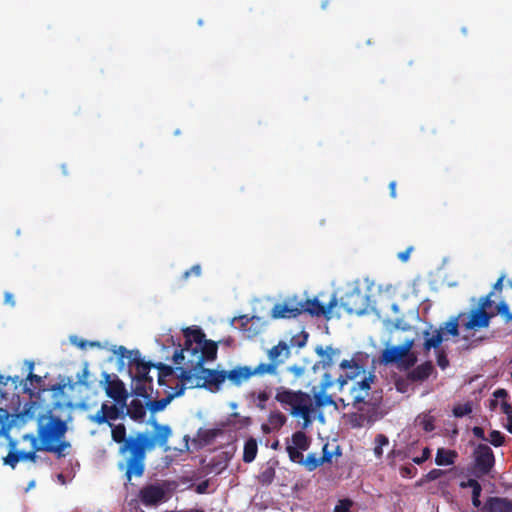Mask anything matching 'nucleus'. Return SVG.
<instances>
[{"mask_svg":"<svg viewBox=\"0 0 512 512\" xmlns=\"http://www.w3.org/2000/svg\"><path fill=\"white\" fill-rule=\"evenodd\" d=\"M492 296H493V292H489L487 295L485 296H482L479 301H478V305L476 308H482V311H487V309H489L492 304H493V301H492Z\"/></svg>","mask_w":512,"mask_h":512,"instance_id":"nucleus-41","label":"nucleus"},{"mask_svg":"<svg viewBox=\"0 0 512 512\" xmlns=\"http://www.w3.org/2000/svg\"><path fill=\"white\" fill-rule=\"evenodd\" d=\"M444 474L441 469H432L425 475V481H435Z\"/></svg>","mask_w":512,"mask_h":512,"instance_id":"nucleus-51","label":"nucleus"},{"mask_svg":"<svg viewBox=\"0 0 512 512\" xmlns=\"http://www.w3.org/2000/svg\"><path fill=\"white\" fill-rule=\"evenodd\" d=\"M130 365H134L136 368V373L132 377L133 394L149 399L151 397L150 392L153 390V378L149 375L153 363L144 361L140 357L139 351L136 350L135 357L130 359Z\"/></svg>","mask_w":512,"mask_h":512,"instance_id":"nucleus-6","label":"nucleus"},{"mask_svg":"<svg viewBox=\"0 0 512 512\" xmlns=\"http://www.w3.org/2000/svg\"><path fill=\"white\" fill-rule=\"evenodd\" d=\"M342 456V448L338 444L325 443L322 447V456L320 457L322 465L332 464L333 458Z\"/></svg>","mask_w":512,"mask_h":512,"instance_id":"nucleus-26","label":"nucleus"},{"mask_svg":"<svg viewBox=\"0 0 512 512\" xmlns=\"http://www.w3.org/2000/svg\"><path fill=\"white\" fill-rule=\"evenodd\" d=\"M501 410L505 415L512 414V405L507 401H503L501 403Z\"/></svg>","mask_w":512,"mask_h":512,"instance_id":"nucleus-63","label":"nucleus"},{"mask_svg":"<svg viewBox=\"0 0 512 512\" xmlns=\"http://www.w3.org/2000/svg\"><path fill=\"white\" fill-rule=\"evenodd\" d=\"M275 400L282 407H290V414L294 417L303 419V428H307L312 423L314 407L311 396L301 390L294 391L285 387L277 388Z\"/></svg>","mask_w":512,"mask_h":512,"instance_id":"nucleus-5","label":"nucleus"},{"mask_svg":"<svg viewBox=\"0 0 512 512\" xmlns=\"http://www.w3.org/2000/svg\"><path fill=\"white\" fill-rule=\"evenodd\" d=\"M258 452V444L255 438L250 437L244 443L243 448V461L251 463L255 460Z\"/></svg>","mask_w":512,"mask_h":512,"instance_id":"nucleus-30","label":"nucleus"},{"mask_svg":"<svg viewBox=\"0 0 512 512\" xmlns=\"http://www.w3.org/2000/svg\"><path fill=\"white\" fill-rule=\"evenodd\" d=\"M326 392L327 391H321V390H319L318 392L313 391L314 402H315V406L317 408H322V407H326V406L335 404L332 396L328 395Z\"/></svg>","mask_w":512,"mask_h":512,"instance_id":"nucleus-32","label":"nucleus"},{"mask_svg":"<svg viewBox=\"0 0 512 512\" xmlns=\"http://www.w3.org/2000/svg\"><path fill=\"white\" fill-rule=\"evenodd\" d=\"M135 352L136 351H129L127 350L124 346H120L118 348V354L121 358H128V360L130 361V359H132L133 357H135Z\"/></svg>","mask_w":512,"mask_h":512,"instance_id":"nucleus-55","label":"nucleus"},{"mask_svg":"<svg viewBox=\"0 0 512 512\" xmlns=\"http://www.w3.org/2000/svg\"><path fill=\"white\" fill-rule=\"evenodd\" d=\"M414 345L413 339H407L401 345L387 347L382 351L381 361L383 363H396L402 361L405 355H407Z\"/></svg>","mask_w":512,"mask_h":512,"instance_id":"nucleus-18","label":"nucleus"},{"mask_svg":"<svg viewBox=\"0 0 512 512\" xmlns=\"http://www.w3.org/2000/svg\"><path fill=\"white\" fill-rule=\"evenodd\" d=\"M174 398V395H168L165 398L148 401L146 406L152 412H158L165 409V407L170 403V401Z\"/></svg>","mask_w":512,"mask_h":512,"instance_id":"nucleus-35","label":"nucleus"},{"mask_svg":"<svg viewBox=\"0 0 512 512\" xmlns=\"http://www.w3.org/2000/svg\"><path fill=\"white\" fill-rule=\"evenodd\" d=\"M4 303L6 305H9L11 307H14L15 306V299H14V296L12 293L10 292H5L4 294Z\"/></svg>","mask_w":512,"mask_h":512,"instance_id":"nucleus-60","label":"nucleus"},{"mask_svg":"<svg viewBox=\"0 0 512 512\" xmlns=\"http://www.w3.org/2000/svg\"><path fill=\"white\" fill-rule=\"evenodd\" d=\"M464 313H459L457 316L451 317L447 322L443 324L440 328H443V332L446 335H451L456 337L459 335V326H462V321L464 320Z\"/></svg>","mask_w":512,"mask_h":512,"instance_id":"nucleus-27","label":"nucleus"},{"mask_svg":"<svg viewBox=\"0 0 512 512\" xmlns=\"http://www.w3.org/2000/svg\"><path fill=\"white\" fill-rule=\"evenodd\" d=\"M202 273V268L200 264L193 265L190 269L186 270L182 274L183 280H188L190 276L200 277Z\"/></svg>","mask_w":512,"mask_h":512,"instance_id":"nucleus-46","label":"nucleus"},{"mask_svg":"<svg viewBox=\"0 0 512 512\" xmlns=\"http://www.w3.org/2000/svg\"><path fill=\"white\" fill-rule=\"evenodd\" d=\"M334 384V380L332 376L329 373H325L323 375V378L320 382V390L321 391H327L329 388H331Z\"/></svg>","mask_w":512,"mask_h":512,"instance_id":"nucleus-48","label":"nucleus"},{"mask_svg":"<svg viewBox=\"0 0 512 512\" xmlns=\"http://www.w3.org/2000/svg\"><path fill=\"white\" fill-rule=\"evenodd\" d=\"M337 300L333 297L327 305H323L317 298L298 300L296 297L288 298L282 303L274 305L271 311L273 318H296L306 313L312 317L325 316L329 319V314L336 306Z\"/></svg>","mask_w":512,"mask_h":512,"instance_id":"nucleus-4","label":"nucleus"},{"mask_svg":"<svg viewBox=\"0 0 512 512\" xmlns=\"http://www.w3.org/2000/svg\"><path fill=\"white\" fill-rule=\"evenodd\" d=\"M258 400H259V404H258V407H260L261 409H264L265 408V403L268 401L269 399V395L266 391H261L258 393V396H257Z\"/></svg>","mask_w":512,"mask_h":512,"instance_id":"nucleus-58","label":"nucleus"},{"mask_svg":"<svg viewBox=\"0 0 512 512\" xmlns=\"http://www.w3.org/2000/svg\"><path fill=\"white\" fill-rule=\"evenodd\" d=\"M68 425L65 420L48 411L37 418L36 433L22 435L21 440L29 442V450H20L17 441L8 438V454L3 463L15 469L20 462H30L34 465L44 464L52 466V461L42 453L53 454L56 459L65 458L71 450V443L66 439Z\"/></svg>","mask_w":512,"mask_h":512,"instance_id":"nucleus-1","label":"nucleus"},{"mask_svg":"<svg viewBox=\"0 0 512 512\" xmlns=\"http://www.w3.org/2000/svg\"><path fill=\"white\" fill-rule=\"evenodd\" d=\"M431 456V450L429 447H425L423 450H422V454L418 457H414L412 459L413 463L417 464V465H421L423 464L425 461H427Z\"/></svg>","mask_w":512,"mask_h":512,"instance_id":"nucleus-49","label":"nucleus"},{"mask_svg":"<svg viewBox=\"0 0 512 512\" xmlns=\"http://www.w3.org/2000/svg\"><path fill=\"white\" fill-rule=\"evenodd\" d=\"M220 434V430L219 429H208V430H205L201 435V439L205 442V443H210L211 441H213L217 436H219Z\"/></svg>","mask_w":512,"mask_h":512,"instance_id":"nucleus-47","label":"nucleus"},{"mask_svg":"<svg viewBox=\"0 0 512 512\" xmlns=\"http://www.w3.org/2000/svg\"><path fill=\"white\" fill-rule=\"evenodd\" d=\"M299 464L304 465L306 470L309 472H312L322 466L320 457H317L315 453H309L306 457L303 456V459Z\"/></svg>","mask_w":512,"mask_h":512,"instance_id":"nucleus-34","label":"nucleus"},{"mask_svg":"<svg viewBox=\"0 0 512 512\" xmlns=\"http://www.w3.org/2000/svg\"><path fill=\"white\" fill-rule=\"evenodd\" d=\"M275 473V468L273 466H267L258 475V480L263 485H269L273 482Z\"/></svg>","mask_w":512,"mask_h":512,"instance_id":"nucleus-36","label":"nucleus"},{"mask_svg":"<svg viewBox=\"0 0 512 512\" xmlns=\"http://www.w3.org/2000/svg\"><path fill=\"white\" fill-rule=\"evenodd\" d=\"M88 370L87 368H84L83 369V372H82V375L78 377V382L81 384V385H84L86 387H88V382H87V377H88Z\"/></svg>","mask_w":512,"mask_h":512,"instance_id":"nucleus-61","label":"nucleus"},{"mask_svg":"<svg viewBox=\"0 0 512 512\" xmlns=\"http://www.w3.org/2000/svg\"><path fill=\"white\" fill-rule=\"evenodd\" d=\"M472 433L478 439H481V440H484V441L487 440V438L485 437L484 429L482 427H480V426L473 427L472 428Z\"/></svg>","mask_w":512,"mask_h":512,"instance_id":"nucleus-59","label":"nucleus"},{"mask_svg":"<svg viewBox=\"0 0 512 512\" xmlns=\"http://www.w3.org/2000/svg\"><path fill=\"white\" fill-rule=\"evenodd\" d=\"M109 427L111 428V436H112L113 441L118 444H121V446L119 447V454L120 455L127 454L126 457H130L131 450H123L126 443L130 440V437L127 438V436H126L125 425L124 424H117V425L112 424V426H109Z\"/></svg>","mask_w":512,"mask_h":512,"instance_id":"nucleus-23","label":"nucleus"},{"mask_svg":"<svg viewBox=\"0 0 512 512\" xmlns=\"http://www.w3.org/2000/svg\"><path fill=\"white\" fill-rule=\"evenodd\" d=\"M127 410L125 416H129L134 421H143L146 416V407L142 401L138 399H133L130 404L127 406Z\"/></svg>","mask_w":512,"mask_h":512,"instance_id":"nucleus-25","label":"nucleus"},{"mask_svg":"<svg viewBox=\"0 0 512 512\" xmlns=\"http://www.w3.org/2000/svg\"><path fill=\"white\" fill-rule=\"evenodd\" d=\"M103 376L106 395L113 399L116 404L126 406L128 393L124 383L116 375H113L112 378L110 374L103 373Z\"/></svg>","mask_w":512,"mask_h":512,"instance_id":"nucleus-15","label":"nucleus"},{"mask_svg":"<svg viewBox=\"0 0 512 512\" xmlns=\"http://www.w3.org/2000/svg\"><path fill=\"white\" fill-rule=\"evenodd\" d=\"M201 380H198L195 384L198 388H206L211 392H216L220 389L221 385L227 379L226 371L215 370L202 367L200 368Z\"/></svg>","mask_w":512,"mask_h":512,"instance_id":"nucleus-16","label":"nucleus"},{"mask_svg":"<svg viewBox=\"0 0 512 512\" xmlns=\"http://www.w3.org/2000/svg\"><path fill=\"white\" fill-rule=\"evenodd\" d=\"M185 342L182 349L199 348L200 345L206 340L205 333L199 327H188L183 330Z\"/></svg>","mask_w":512,"mask_h":512,"instance_id":"nucleus-19","label":"nucleus"},{"mask_svg":"<svg viewBox=\"0 0 512 512\" xmlns=\"http://www.w3.org/2000/svg\"><path fill=\"white\" fill-rule=\"evenodd\" d=\"M493 396L496 399H499V398L500 399H505L508 396V392L505 389H503V388H499V389L494 391Z\"/></svg>","mask_w":512,"mask_h":512,"instance_id":"nucleus-62","label":"nucleus"},{"mask_svg":"<svg viewBox=\"0 0 512 512\" xmlns=\"http://www.w3.org/2000/svg\"><path fill=\"white\" fill-rule=\"evenodd\" d=\"M423 336L425 338L423 343V349L425 352L439 348L442 342L446 339L443 328L434 329L432 333H430L429 329H426L423 331Z\"/></svg>","mask_w":512,"mask_h":512,"instance_id":"nucleus-21","label":"nucleus"},{"mask_svg":"<svg viewBox=\"0 0 512 512\" xmlns=\"http://www.w3.org/2000/svg\"><path fill=\"white\" fill-rule=\"evenodd\" d=\"M367 296L359 289H353L341 297V307L351 315H363L367 310Z\"/></svg>","mask_w":512,"mask_h":512,"instance_id":"nucleus-13","label":"nucleus"},{"mask_svg":"<svg viewBox=\"0 0 512 512\" xmlns=\"http://www.w3.org/2000/svg\"><path fill=\"white\" fill-rule=\"evenodd\" d=\"M181 364L185 366L178 368L180 370L179 379L182 381V384L189 385L190 388H198L195 383L201 380V375L194 372H200V368L190 367L188 365V358H185Z\"/></svg>","mask_w":512,"mask_h":512,"instance_id":"nucleus-22","label":"nucleus"},{"mask_svg":"<svg viewBox=\"0 0 512 512\" xmlns=\"http://www.w3.org/2000/svg\"><path fill=\"white\" fill-rule=\"evenodd\" d=\"M27 380H29L31 383L39 384L42 381V378L36 374L29 373Z\"/></svg>","mask_w":512,"mask_h":512,"instance_id":"nucleus-64","label":"nucleus"},{"mask_svg":"<svg viewBox=\"0 0 512 512\" xmlns=\"http://www.w3.org/2000/svg\"><path fill=\"white\" fill-rule=\"evenodd\" d=\"M8 419V411L4 408H0V433H5L10 428Z\"/></svg>","mask_w":512,"mask_h":512,"instance_id":"nucleus-42","label":"nucleus"},{"mask_svg":"<svg viewBox=\"0 0 512 512\" xmlns=\"http://www.w3.org/2000/svg\"><path fill=\"white\" fill-rule=\"evenodd\" d=\"M418 470L412 464L402 466L400 468V475L404 478H413L417 475Z\"/></svg>","mask_w":512,"mask_h":512,"instance_id":"nucleus-43","label":"nucleus"},{"mask_svg":"<svg viewBox=\"0 0 512 512\" xmlns=\"http://www.w3.org/2000/svg\"><path fill=\"white\" fill-rule=\"evenodd\" d=\"M485 512H512V500L506 497H489L483 506Z\"/></svg>","mask_w":512,"mask_h":512,"instance_id":"nucleus-20","label":"nucleus"},{"mask_svg":"<svg viewBox=\"0 0 512 512\" xmlns=\"http://www.w3.org/2000/svg\"><path fill=\"white\" fill-rule=\"evenodd\" d=\"M474 469L476 474L487 475L495 465V456L492 449L486 444H478L473 451Z\"/></svg>","mask_w":512,"mask_h":512,"instance_id":"nucleus-10","label":"nucleus"},{"mask_svg":"<svg viewBox=\"0 0 512 512\" xmlns=\"http://www.w3.org/2000/svg\"><path fill=\"white\" fill-rule=\"evenodd\" d=\"M167 493L165 483H150L139 490L138 498L144 506L153 507L165 502L168 499Z\"/></svg>","mask_w":512,"mask_h":512,"instance_id":"nucleus-9","label":"nucleus"},{"mask_svg":"<svg viewBox=\"0 0 512 512\" xmlns=\"http://www.w3.org/2000/svg\"><path fill=\"white\" fill-rule=\"evenodd\" d=\"M413 246L408 247L406 250L399 252L397 257L402 262H407L410 258V254L413 251Z\"/></svg>","mask_w":512,"mask_h":512,"instance_id":"nucleus-57","label":"nucleus"},{"mask_svg":"<svg viewBox=\"0 0 512 512\" xmlns=\"http://www.w3.org/2000/svg\"><path fill=\"white\" fill-rule=\"evenodd\" d=\"M152 425L155 430L154 436L146 432H138L135 436H130V440L123 448V450H131V456L124 457L117 464L118 469L124 471L126 484L131 483L133 478H141L144 475L147 451L153 450L157 444L161 447L166 446L172 434L168 425H160L157 422H153Z\"/></svg>","mask_w":512,"mask_h":512,"instance_id":"nucleus-2","label":"nucleus"},{"mask_svg":"<svg viewBox=\"0 0 512 512\" xmlns=\"http://www.w3.org/2000/svg\"><path fill=\"white\" fill-rule=\"evenodd\" d=\"M352 505L353 502L350 499L339 500L334 508V512H351Z\"/></svg>","mask_w":512,"mask_h":512,"instance_id":"nucleus-45","label":"nucleus"},{"mask_svg":"<svg viewBox=\"0 0 512 512\" xmlns=\"http://www.w3.org/2000/svg\"><path fill=\"white\" fill-rule=\"evenodd\" d=\"M267 356L269 362L260 363L258 366L269 367L268 370L262 371L264 376H276L278 374L279 366L283 364L290 356L289 345L284 341H280L277 345L268 350Z\"/></svg>","mask_w":512,"mask_h":512,"instance_id":"nucleus-8","label":"nucleus"},{"mask_svg":"<svg viewBox=\"0 0 512 512\" xmlns=\"http://www.w3.org/2000/svg\"><path fill=\"white\" fill-rule=\"evenodd\" d=\"M488 440L493 446L500 447L504 444L505 437L500 431L493 430L490 432V438Z\"/></svg>","mask_w":512,"mask_h":512,"instance_id":"nucleus-40","label":"nucleus"},{"mask_svg":"<svg viewBox=\"0 0 512 512\" xmlns=\"http://www.w3.org/2000/svg\"><path fill=\"white\" fill-rule=\"evenodd\" d=\"M497 313L500 314L504 322L509 324L512 322V312L509 310V305L505 301H501L496 306Z\"/></svg>","mask_w":512,"mask_h":512,"instance_id":"nucleus-39","label":"nucleus"},{"mask_svg":"<svg viewBox=\"0 0 512 512\" xmlns=\"http://www.w3.org/2000/svg\"><path fill=\"white\" fill-rule=\"evenodd\" d=\"M375 378L374 374H369L361 381L356 382L350 391L352 406L356 411L348 413L346 417L354 429L372 426L383 417V413L380 411L382 393L371 391V383Z\"/></svg>","mask_w":512,"mask_h":512,"instance_id":"nucleus-3","label":"nucleus"},{"mask_svg":"<svg viewBox=\"0 0 512 512\" xmlns=\"http://www.w3.org/2000/svg\"><path fill=\"white\" fill-rule=\"evenodd\" d=\"M463 313L465 316L462 321V327L467 331H479L483 328H487L491 319L494 317V313L482 311V308L475 307L469 312Z\"/></svg>","mask_w":512,"mask_h":512,"instance_id":"nucleus-14","label":"nucleus"},{"mask_svg":"<svg viewBox=\"0 0 512 512\" xmlns=\"http://www.w3.org/2000/svg\"><path fill=\"white\" fill-rule=\"evenodd\" d=\"M340 368L343 370H347L346 372V378L353 379L362 370V366L357 363L354 359L351 360H342L340 363Z\"/></svg>","mask_w":512,"mask_h":512,"instance_id":"nucleus-31","label":"nucleus"},{"mask_svg":"<svg viewBox=\"0 0 512 512\" xmlns=\"http://www.w3.org/2000/svg\"><path fill=\"white\" fill-rule=\"evenodd\" d=\"M153 367H155L159 370V374H158L159 385H164L165 378L168 376H171L174 372V369L171 366L165 365L163 363L153 364Z\"/></svg>","mask_w":512,"mask_h":512,"instance_id":"nucleus-38","label":"nucleus"},{"mask_svg":"<svg viewBox=\"0 0 512 512\" xmlns=\"http://www.w3.org/2000/svg\"><path fill=\"white\" fill-rule=\"evenodd\" d=\"M458 454L454 450H447L444 448H439L436 453L435 463L438 466L444 465H452L455 462Z\"/></svg>","mask_w":512,"mask_h":512,"instance_id":"nucleus-29","label":"nucleus"},{"mask_svg":"<svg viewBox=\"0 0 512 512\" xmlns=\"http://www.w3.org/2000/svg\"><path fill=\"white\" fill-rule=\"evenodd\" d=\"M480 483L476 479H468L467 481H462L460 483L461 488H471L472 490L480 487Z\"/></svg>","mask_w":512,"mask_h":512,"instance_id":"nucleus-54","label":"nucleus"},{"mask_svg":"<svg viewBox=\"0 0 512 512\" xmlns=\"http://www.w3.org/2000/svg\"><path fill=\"white\" fill-rule=\"evenodd\" d=\"M269 367L264 366H238L229 372H226L227 379H229L233 384L240 385L243 381L248 380L252 376L263 377L262 371L268 370Z\"/></svg>","mask_w":512,"mask_h":512,"instance_id":"nucleus-17","label":"nucleus"},{"mask_svg":"<svg viewBox=\"0 0 512 512\" xmlns=\"http://www.w3.org/2000/svg\"><path fill=\"white\" fill-rule=\"evenodd\" d=\"M482 492V486L472 490V505L475 508H479L481 506L480 496Z\"/></svg>","mask_w":512,"mask_h":512,"instance_id":"nucleus-53","label":"nucleus"},{"mask_svg":"<svg viewBox=\"0 0 512 512\" xmlns=\"http://www.w3.org/2000/svg\"><path fill=\"white\" fill-rule=\"evenodd\" d=\"M433 370L434 366L432 362L426 361L411 370L408 373L407 378L413 382L424 381L429 378Z\"/></svg>","mask_w":512,"mask_h":512,"instance_id":"nucleus-24","label":"nucleus"},{"mask_svg":"<svg viewBox=\"0 0 512 512\" xmlns=\"http://www.w3.org/2000/svg\"><path fill=\"white\" fill-rule=\"evenodd\" d=\"M471 412H472V407L469 403H466L464 405H458V406L454 407V409H453V414L456 417H463V416L470 414Z\"/></svg>","mask_w":512,"mask_h":512,"instance_id":"nucleus-44","label":"nucleus"},{"mask_svg":"<svg viewBox=\"0 0 512 512\" xmlns=\"http://www.w3.org/2000/svg\"><path fill=\"white\" fill-rule=\"evenodd\" d=\"M124 407L125 406L116 403L108 404L104 402L101 408L94 415H91L89 419L97 425L107 424L108 426H112V421L125 418Z\"/></svg>","mask_w":512,"mask_h":512,"instance_id":"nucleus-11","label":"nucleus"},{"mask_svg":"<svg viewBox=\"0 0 512 512\" xmlns=\"http://www.w3.org/2000/svg\"><path fill=\"white\" fill-rule=\"evenodd\" d=\"M437 364L442 370L449 366V360L443 350L437 352Z\"/></svg>","mask_w":512,"mask_h":512,"instance_id":"nucleus-50","label":"nucleus"},{"mask_svg":"<svg viewBox=\"0 0 512 512\" xmlns=\"http://www.w3.org/2000/svg\"><path fill=\"white\" fill-rule=\"evenodd\" d=\"M316 353L321 357L319 363L321 364L322 368L326 369L334 364V355L339 354V351L333 349L332 347L323 349L321 346H319L316 348Z\"/></svg>","mask_w":512,"mask_h":512,"instance_id":"nucleus-28","label":"nucleus"},{"mask_svg":"<svg viewBox=\"0 0 512 512\" xmlns=\"http://www.w3.org/2000/svg\"><path fill=\"white\" fill-rule=\"evenodd\" d=\"M417 361V357L411 353V351L404 356V358L402 359V364L405 368H410L412 366H414V364L416 363Z\"/></svg>","mask_w":512,"mask_h":512,"instance_id":"nucleus-52","label":"nucleus"},{"mask_svg":"<svg viewBox=\"0 0 512 512\" xmlns=\"http://www.w3.org/2000/svg\"><path fill=\"white\" fill-rule=\"evenodd\" d=\"M311 440L303 431L294 432L290 441L287 440L286 452L290 461L300 463L303 459V452L310 447Z\"/></svg>","mask_w":512,"mask_h":512,"instance_id":"nucleus-12","label":"nucleus"},{"mask_svg":"<svg viewBox=\"0 0 512 512\" xmlns=\"http://www.w3.org/2000/svg\"><path fill=\"white\" fill-rule=\"evenodd\" d=\"M268 422L274 430H279L286 424L287 417L280 411H274L269 414Z\"/></svg>","mask_w":512,"mask_h":512,"instance_id":"nucleus-33","label":"nucleus"},{"mask_svg":"<svg viewBox=\"0 0 512 512\" xmlns=\"http://www.w3.org/2000/svg\"><path fill=\"white\" fill-rule=\"evenodd\" d=\"M209 485H210V482L208 479L200 482L196 488H195V491L198 493V494H205L207 493L208 491V488H209Z\"/></svg>","mask_w":512,"mask_h":512,"instance_id":"nucleus-56","label":"nucleus"},{"mask_svg":"<svg viewBox=\"0 0 512 512\" xmlns=\"http://www.w3.org/2000/svg\"><path fill=\"white\" fill-rule=\"evenodd\" d=\"M217 343L212 340H205L199 348L181 349L173 355L175 364H181L185 358H188V365L193 368L204 367L205 360H214L217 356Z\"/></svg>","mask_w":512,"mask_h":512,"instance_id":"nucleus-7","label":"nucleus"},{"mask_svg":"<svg viewBox=\"0 0 512 512\" xmlns=\"http://www.w3.org/2000/svg\"><path fill=\"white\" fill-rule=\"evenodd\" d=\"M374 443V454L377 458L380 459L383 455V447L389 444V439L384 434H377Z\"/></svg>","mask_w":512,"mask_h":512,"instance_id":"nucleus-37","label":"nucleus"}]
</instances>
